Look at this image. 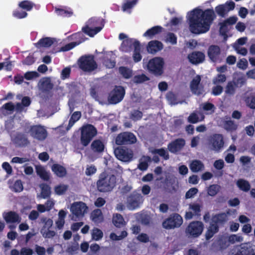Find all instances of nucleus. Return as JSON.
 I'll return each mask as SVG.
<instances>
[{"mask_svg": "<svg viewBox=\"0 0 255 255\" xmlns=\"http://www.w3.org/2000/svg\"><path fill=\"white\" fill-rule=\"evenodd\" d=\"M187 18L190 31L199 34L209 30L213 21L216 18V14L213 9L203 10L196 8L188 12Z\"/></svg>", "mask_w": 255, "mask_h": 255, "instance_id": "1", "label": "nucleus"}, {"mask_svg": "<svg viewBox=\"0 0 255 255\" xmlns=\"http://www.w3.org/2000/svg\"><path fill=\"white\" fill-rule=\"evenodd\" d=\"M116 177L114 175L102 173L97 182L98 190L101 192H107L113 190L116 185Z\"/></svg>", "mask_w": 255, "mask_h": 255, "instance_id": "2", "label": "nucleus"}, {"mask_svg": "<svg viewBox=\"0 0 255 255\" xmlns=\"http://www.w3.org/2000/svg\"><path fill=\"white\" fill-rule=\"evenodd\" d=\"M88 209L89 207L83 202L78 201L73 203L70 208L71 219L73 221H77L83 218L88 213Z\"/></svg>", "mask_w": 255, "mask_h": 255, "instance_id": "3", "label": "nucleus"}, {"mask_svg": "<svg viewBox=\"0 0 255 255\" xmlns=\"http://www.w3.org/2000/svg\"><path fill=\"white\" fill-rule=\"evenodd\" d=\"M96 128L92 125L88 124L81 128V141L84 146H87L97 134Z\"/></svg>", "mask_w": 255, "mask_h": 255, "instance_id": "4", "label": "nucleus"}, {"mask_svg": "<svg viewBox=\"0 0 255 255\" xmlns=\"http://www.w3.org/2000/svg\"><path fill=\"white\" fill-rule=\"evenodd\" d=\"M204 230V225L200 221L190 223L185 230V233L189 238H197L201 235Z\"/></svg>", "mask_w": 255, "mask_h": 255, "instance_id": "5", "label": "nucleus"}, {"mask_svg": "<svg viewBox=\"0 0 255 255\" xmlns=\"http://www.w3.org/2000/svg\"><path fill=\"white\" fill-rule=\"evenodd\" d=\"M183 223L182 217L178 214H173L162 223L164 229L170 230L180 227Z\"/></svg>", "mask_w": 255, "mask_h": 255, "instance_id": "6", "label": "nucleus"}, {"mask_svg": "<svg viewBox=\"0 0 255 255\" xmlns=\"http://www.w3.org/2000/svg\"><path fill=\"white\" fill-rule=\"evenodd\" d=\"M163 59L160 57H155L151 59L147 64L148 70L155 75H160L163 72Z\"/></svg>", "mask_w": 255, "mask_h": 255, "instance_id": "7", "label": "nucleus"}, {"mask_svg": "<svg viewBox=\"0 0 255 255\" xmlns=\"http://www.w3.org/2000/svg\"><path fill=\"white\" fill-rule=\"evenodd\" d=\"M103 27V24L98 26L97 20L95 18H92L88 20L87 25L82 28V30L89 36L93 37L100 32Z\"/></svg>", "mask_w": 255, "mask_h": 255, "instance_id": "8", "label": "nucleus"}, {"mask_svg": "<svg viewBox=\"0 0 255 255\" xmlns=\"http://www.w3.org/2000/svg\"><path fill=\"white\" fill-rule=\"evenodd\" d=\"M136 136L131 132H124L119 134L115 138L117 145L130 144L136 142Z\"/></svg>", "mask_w": 255, "mask_h": 255, "instance_id": "9", "label": "nucleus"}, {"mask_svg": "<svg viewBox=\"0 0 255 255\" xmlns=\"http://www.w3.org/2000/svg\"><path fill=\"white\" fill-rule=\"evenodd\" d=\"M125 94V91L123 87L116 86L109 94L108 102L111 104H117L123 99Z\"/></svg>", "mask_w": 255, "mask_h": 255, "instance_id": "10", "label": "nucleus"}, {"mask_svg": "<svg viewBox=\"0 0 255 255\" xmlns=\"http://www.w3.org/2000/svg\"><path fill=\"white\" fill-rule=\"evenodd\" d=\"M79 67L85 71H92L97 68L93 56L82 57L79 60Z\"/></svg>", "mask_w": 255, "mask_h": 255, "instance_id": "11", "label": "nucleus"}, {"mask_svg": "<svg viewBox=\"0 0 255 255\" xmlns=\"http://www.w3.org/2000/svg\"><path fill=\"white\" fill-rule=\"evenodd\" d=\"M224 144L223 136L220 134H215L209 139V146L212 150L218 152L223 147Z\"/></svg>", "mask_w": 255, "mask_h": 255, "instance_id": "12", "label": "nucleus"}, {"mask_svg": "<svg viewBox=\"0 0 255 255\" xmlns=\"http://www.w3.org/2000/svg\"><path fill=\"white\" fill-rule=\"evenodd\" d=\"M114 153L116 157L124 162H128L133 157L132 151L128 148L118 147L115 149Z\"/></svg>", "mask_w": 255, "mask_h": 255, "instance_id": "13", "label": "nucleus"}, {"mask_svg": "<svg viewBox=\"0 0 255 255\" xmlns=\"http://www.w3.org/2000/svg\"><path fill=\"white\" fill-rule=\"evenodd\" d=\"M29 133L34 138L38 140H44L47 135L46 129L41 126H34L30 128Z\"/></svg>", "mask_w": 255, "mask_h": 255, "instance_id": "14", "label": "nucleus"}, {"mask_svg": "<svg viewBox=\"0 0 255 255\" xmlns=\"http://www.w3.org/2000/svg\"><path fill=\"white\" fill-rule=\"evenodd\" d=\"M200 82L201 77L199 75H196L190 82L191 91L195 95H200L204 94V87Z\"/></svg>", "mask_w": 255, "mask_h": 255, "instance_id": "15", "label": "nucleus"}, {"mask_svg": "<svg viewBox=\"0 0 255 255\" xmlns=\"http://www.w3.org/2000/svg\"><path fill=\"white\" fill-rule=\"evenodd\" d=\"M235 3L233 1H227L224 4H220L215 7V11L221 17H224L228 13L234 9Z\"/></svg>", "mask_w": 255, "mask_h": 255, "instance_id": "16", "label": "nucleus"}, {"mask_svg": "<svg viewBox=\"0 0 255 255\" xmlns=\"http://www.w3.org/2000/svg\"><path fill=\"white\" fill-rule=\"evenodd\" d=\"M142 202V197L139 194H133L129 196L127 200V207L131 210L139 207Z\"/></svg>", "mask_w": 255, "mask_h": 255, "instance_id": "17", "label": "nucleus"}, {"mask_svg": "<svg viewBox=\"0 0 255 255\" xmlns=\"http://www.w3.org/2000/svg\"><path fill=\"white\" fill-rule=\"evenodd\" d=\"M120 39H124L121 46V49L125 52H128L131 50V46H134V42H138L131 39L127 38V35L124 33H121L119 35Z\"/></svg>", "mask_w": 255, "mask_h": 255, "instance_id": "18", "label": "nucleus"}, {"mask_svg": "<svg viewBox=\"0 0 255 255\" xmlns=\"http://www.w3.org/2000/svg\"><path fill=\"white\" fill-rule=\"evenodd\" d=\"M2 216L7 223H20L21 221V218L14 212L10 211L3 213Z\"/></svg>", "mask_w": 255, "mask_h": 255, "instance_id": "19", "label": "nucleus"}, {"mask_svg": "<svg viewBox=\"0 0 255 255\" xmlns=\"http://www.w3.org/2000/svg\"><path fill=\"white\" fill-rule=\"evenodd\" d=\"M53 85L49 78H44L40 80L38 84L39 90L42 92L48 91L53 88Z\"/></svg>", "mask_w": 255, "mask_h": 255, "instance_id": "20", "label": "nucleus"}, {"mask_svg": "<svg viewBox=\"0 0 255 255\" xmlns=\"http://www.w3.org/2000/svg\"><path fill=\"white\" fill-rule=\"evenodd\" d=\"M184 145L185 141L184 139H177L170 143L168 145V148L171 152L175 153L181 150Z\"/></svg>", "mask_w": 255, "mask_h": 255, "instance_id": "21", "label": "nucleus"}, {"mask_svg": "<svg viewBox=\"0 0 255 255\" xmlns=\"http://www.w3.org/2000/svg\"><path fill=\"white\" fill-rule=\"evenodd\" d=\"M189 61L193 64H198L203 62L205 58L204 54L200 52H194L188 56Z\"/></svg>", "mask_w": 255, "mask_h": 255, "instance_id": "22", "label": "nucleus"}, {"mask_svg": "<svg viewBox=\"0 0 255 255\" xmlns=\"http://www.w3.org/2000/svg\"><path fill=\"white\" fill-rule=\"evenodd\" d=\"M208 53L213 61H217L219 59L220 48L218 46L212 45L209 47Z\"/></svg>", "mask_w": 255, "mask_h": 255, "instance_id": "23", "label": "nucleus"}, {"mask_svg": "<svg viewBox=\"0 0 255 255\" xmlns=\"http://www.w3.org/2000/svg\"><path fill=\"white\" fill-rule=\"evenodd\" d=\"M67 212L63 210H60L59 211L58 219L55 221V226L57 229L62 230L63 228L65 223V218Z\"/></svg>", "mask_w": 255, "mask_h": 255, "instance_id": "24", "label": "nucleus"}, {"mask_svg": "<svg viewBox=\"0 0 255 255\" xmlns=\"http://www.w3.org/2000/svg\"><path fill=\"white\" fill-rule=\"evenodd\" d=\"M91 220L96 224L102 223L104 221V216L100 209L93 210L90 214Z\"/></svg>", "mask_w": 255, "mask_h": 255, "instance_id": "25", "label": "nucleus"}, {"mask_svg": "<svg viewBox=\"0 0 255 255\" xmlns=\"http://www.w3.org/2000/svg\"><path fill=\"white\" fill-rule=\"evenodd\" d=\"M162 48V43L158 41H151L148 43L147 50L150 53H155Z\"/></svg>", "mask_w": 255, "mask_h": 255, "instance_id": "26", "label": "nucleus"}, {"mask_svg": "<svg viewBox=\"0 0 255 255\" xmlns=\"http://www.w3.org/2000/svg\"><path fill=\"white\" fill-rule=\"evenodd\" d=\"M203 114L199 111H195L191 113L188 118V121L192 124H195L204 119Z\"/></svg>", "mask_w": 255, "mask_h": 255, "instance_id": "27", "label": "nucleus"}, {"mask_svg": "<svg viewBox=\"0 0 255 255\" xmlns=\"http://www.w3.org/2000/svg\"><path fill=\"white\" fill-rule=\"evenodd\" d=\"M191 170L193 172H198L204 169L203 163L199 160H194L191 161L189 164Z\"/></svg>", "mask_w": 255, "mask_h": 255, "instance_id": "28", "label": "nucleus"}, {"mask_svg": "<svg viewBox=\"0 0 255 255\" xmlns=\"http://www.w3.org/2000/svg\"><path fill=\"white\" fill-rule=\"evenodd\" d=\"M52 171L58 177H63L67 173L66 169L62 166L54 164L51 167Z\"/></svg>", "mask_w": 255, "mask_h": 255, "instance_id": "29", "label": "nucleus"}, {"mask_svg": "<svg viewBox=\"0 0 255 255\" xmlns=\"http://www.w3.org/2000/svg\"><path fill=\"white\" fill-rule=\"evenodd\" d=\"M37 174L44 180H48L50 178V173L47 172L45 168L41 165L36 166Z\"/></svg>", "mask_w": 255, "mask_h": 255, "instance_id": "30", "label": "nucleus"}, {"mask_svg": "<svg viewBox=\"0 0 255 255\" xmlns=\"http://www.w3.org/2000/svg\"><path fill=\"white\" fill-rule=\"evenodd\" d=\"M238 255H255L253 249L248 244L243 245L238 253Z\"/></svg>", "mask_w": 255, "mask_h": 255, "instance_id": "31", "label": "nucleus"}, {"mask_svg": "<svg viewBox=\"0 0 255 255\" xmlns=\"http://www.w3.org/2000/svg\"><path fill=\"white\" fill-rule=\"evenodd\" d=\"M91 148L94 152H101L103 151L105 145L103 142L99 139L94 140L91 144Z\"/></svg>", "mask_w": 255, "mask_h": 255, "instance_id": "32", "label": "nucleus"}, {"mask_svg": "<svg viewBox=\"0 0 255 255\" xmlns=\"http://www.w3.org/2000/svg\"><path fill=\"white\" fill-rule=\"evenodd\" d=\"M113 222L114 225L118 228H120L126 225V222L123 216L119 214H115L113 215Z\"/></svg>", "mask_w": 255, "mask_h": 255, "instance_id": "33", "label": "nucleus"}, {"mask_svg": "<svg viewBox=\"0 0 255 255\" xmlns=\"http://www.w3.org/2000/svg\"><path fill=\"white\" fill-rule=\"evenodd\" d=\"M81 117V113L79 111L74 112L69 120L68 126L67 128V130H69L74 124L77 122Z\"/></svg>", "mask_w": 255, "mask_h": 255, "instance_id": "34", "label": "nucleus"}, {"mask_svg": "<svg viewBox=\"0 0 255 255\" xmlns=\"http://www.w3.org/2000/svg\"><path fill=\"white\" fill-rule=\"evenodd\" d=\"M53 43L52 39L48 37H46L40 39L35 45L37 47L40 48L42 47H48L50 46Z\"/></svg>", "mask_w": 255, "mask_h": 255, "instance_id": "35", "label": "nucleus"}, {"mask_svg": "<svg viewBox=\"0 0 255 255\" xmlns=\"http://www.w3.org/2000/svg\"><path fill=\"white\" fill-rule=\"evenodd\" d=\"M237 86L235 85L234 82H229L225 88V93L228 96H232L236 92Z\"/></svg>", "mask_w": 255, "mask_h": 255, "instance_id": "36", "label": "nucleus"}, {"mask_svg": "<svg viewBox=\"0 0 255 255\" xmlns=\"http://www.w3.org/2000/svg\"><path fill=\"white\" fill-rule=\"evenodd\" d=\"M218 231V227L217 224L215 223L211 224L206 233L205 235L206 239L209 240Z\"/></svg>", "mask_w": 255, "mask_h": 255, "instance_id": "37", "label": "nucleus"}, {"mask_svg": "<svg viewBox=\"0 0 255 255\" xmlns=\"http://www.w3.org/2000/svg\"><path fill=\"white\" fill-rule=\"evenodd\" d=\"M162 27L159 26L153 27L146 31L143 34L144 36L152 38L161 31Z\"/></svg>", "mask_w": 255, "mask_h": 255, "instance_id": "38", "label": "nucleus"}, {"mask_svg": "<svg viewBox=\"0 0 255 255\" xmlns=\"http://www.w3.org/2000/svg\"><path fill=\"white\" fill-rule=\"evenodd\" d=\"M149 161H150V158L149 156H142L139 160V169L141 170H145L148 167V163Z\"/></svg>", "mask_w": 255, "mask_h": 255, "instance_id": "39", "label": "nucleus"}, {"mask_svg": "<svg viewBox=\"0 0 255 255\" xmlns=\"http://www.w3.org/2000/svg\"><path fill=\"white\" fill-rule=\"evenodd\" d=\"M237 77H234L232 82H234L237 87H242L246 82V78L242 74H237Z\"/></svg>", "mask_w": 255, "mask_h": 255, "instance_id": "40", "label": "nucleus"}, {"mask_svg": "<svg viewBox=\"0 0 255 255\" xmlns=\"http://www.w3.org/2000/svg\"><path fill=\"white\" fill-rule=\"evenodd\" d=\"M91 236L92 240L94 241H99L103 237V232L97 228H94L91 231Z\"/></svg>", "mask_w": 255, "mask_h": 255, "instance_id": "41", "label": "nucleus"}, {"mask_svg": "<svg viewBox=\"0 0 255 255\" xmlns=\"http://www.w3.org/2000/svg\"><path fill=\"white\" fill-rule=\"evenodd\" d=\"M237 185L241 190L245 192L249 191L250 189L249 183L247 181L242 179L237 181Z\"/></svg>", "mask_w": 255, "mask_h": 255, "instance_id": "42", "label": "nucleus"}, {"mask_svg": "<svg viewBox=\"0 0 255 255\" xmlns=\"http://www.w3.org/2000/svg\"><path fill=\"white\" fill-rule=\"evenodd\" d=\"M200 109L205 111L207 114H212L214 112L215 108L212 104L206 103L201 104Z\"/></svg>", "mask_w": 255, "mask_h": 255, "instance_id": "43", "label": "nucleus"}, {"mask_svg": "<svg viewBox=\"0 0 255 255\" xmlns=\"http://www.w3.org/2000/svg\"><path fill=\"white\" fill-rule=\"evenodd\" d=\"M134 51L133 55V58L134 62L139 61L141 59V56L139 53L140 46L139 42H134Z\"/></svg>", "mask_w": 255, "mask_h": 255, "instance_id": "44", "label": "nucleus"}, {"mask_svg": "<svg viewBox=\"0 0 255 255\" xmlns=\"http://www.w3.org/2000/svg\"><path fill=\"white\" fill-rule=\"evenodd\" d=\"M223 127L225 129L228 131L235 130L237 128V125L231 120L225 121L224 122Z\"/></svg>", "mask_w": 255, "mask_h": 255, "instance_id": "45", "label": "nucleus"}, {"mask_svg": "<svg viewBox=\"0 0 255 255\" xmlns=\"http://www.w3.org/2000/svg\"><path fill=\"white\" fill-rule=\"evenodd\" d=\"M40 222V223L42 224L41 228H51L53 225L52 220L47 217L41 218Z\"/></svg>", "mask_w": 255, "mask_h": 255, "instance_id": "46", "label": "nucleus"}, {"mask_svg": "<svg viewBox=\"0 0 255 255\" xmlns=\"http://www.w3.org/2000/svg\"><path fill=\"white\" fill-rule=\"evenodd\" d=\"M119 72L123 77L128 79L132 75V71L128 68L125 67H121L119 68Z\"/></svg>", "mask_w": 255, "mask_h": 255, "instance_id": "47", "label": "nucleus"}, {"mask_svg": "<svg viewBox=\"0 0 255 255\" xmlns=\"http://www.w3.org/2000/svg\"><path fill=\"white\" fill-rule=\"evenodd\" d=\"M68 188V186L65 184H60L54 187L55 193L59 195L64 194Z\"/></svg>", "mask_w": 255, "mask_h": 255, "instance_id": "48", "label": "nucleus"}, {"mask_svg": "<svg viewBox=\"0 0 255 255\" xmlns=\"http://www.w3.org/2000/svg\"><path fill=\"white\" fill-rule=\"evenodd\" d=\"M50 228H41L40 233L42 236L45 238H50L55 235V232L54 231L50 230Z\"/></svg>", "mask_w": 255, "mask_h": 255, "instance_id": "49", "label": "nucleus"}, {"mask_svg": "<svg viewBox=\"0 0 255 255\" xmlns=\"http://www.w3.org/2000/svg\"><path fill=\"white\" fill-rule=\"evenodd\" d=\"M153 154H158L160 156L162 157L164 159H168L169 158V155L168 152L163 148L155 149L151 151Z\"/></svg>", "mask_w": 255, "mask_h": 255, "instance_id": "50", "label": "nucleus"}, {"mask_svg": "<svg viewBox=\"0 0 255 255\" xmlns=\"http://www.w3.org/2000/svg\"><path fill=\"white\" fill-rule=\"evenodd\" d=\"M220 189V186L218 185L213 184L208 187L207 192L209 195L214 196L216 195Z\"/></svg>", "mask_w": 255, "mask_h": 255, "instance_id": "51", "label": "nucleus"}, {"mask_svg": "<svg viewBox=\"0 0 255 255\" xmlns=\"http://www.w3.org/2000/svg\"><path fill=\"white\" fill-rule=\"evenodd\" d=\"M51 194L50 188L47 185H43L41 187V197L45 199L48 197Z\"/></svg>", "mask_w": 255, "mask_h": 255, "instance_id": "52", "label": "nucleus"}, {"mask_svg": "<svg viewBox=\"0 0 255 255\" xmlns=\"http://www.w3.org/2000/svg\"><path fill=\"white\" fill-rule=\"evenodd\" d=\"M229 241L232 244H234L235 243H239L243 241V237L239 234L232 235L229 237Z\"/></svg>", "mask_w": 255, "mask_h": 255, "instance_id": "53", "label": "nucleus"}, {"mask_svg": "<svg viewBox=\"0 0 255 255\" xmlns=\"http://www.w3.org/2000/svg\"><path fill=\"white\" fill-rule=\"evenodd\" d=\"M226 80V77L225 75L219 74L213 80V83L215 85H218V84L224 83Z\"/></svg>", "mask_w": 255, "mask_h": 255, "instance_id": "54", "label": "nucleus"}, {"mask_svg": "<svg viewBox=\"0 0 255 255\" xmlns=\"http://www.w3.org/2000/svg\"><path fill=\"white\" fill-rule=\"evenodd\" d=\"M233 47L238 54H241L243 56L247 55L248 51L246 48L240 46L238 44H234Z\"/></svg>", "mask_w": 255, "mask_h": 255, "instance_id": "55", "label": "nucleus"}, {"mask_svg": "<svg viewBox=\"0 0 255 255\" xmlns=\"http://www.w3.org/2000/svg\"><path fill=\"white\" fill-rule=\"evenodd\" d=\"M227 220V216L225 213L218 214L213 218V221L216 222L222 223Z\"/></svg>", "mask_w": 255, "mask_h": 255, "instance_id": "56", "label": "nucleus"}, {"mask_svg": "<svg viewBox=\"0 0 255 255\" xmlns=\"http://www.w3.org/2000/svg\"><path fill=\"white\" fill-rule=\"evenodd\" d=\"M38 73L36 71L27 72L24 74V78L27 80H32L39 77Z\"/></svg>", "mask_w": 255, "mask_h": 255, "instance_id": "57", "label": "nucleus"}, {"mask_svg": "<svg viewBox=\"0 0 255 255\" xmlns=\"http://www.w3.org/2000/svg\"><path fill=\"white\" fill-rule=\"evenodd\" d=\"M33 5V3L29 1H23L19 3V7L27 10H30Z\"/></svg>", "mask_w": 255, "mask_h": 255, "instance_id": "58", "label": "nucleus"}, {"mask_svg": "<svg viewBox=\"0 0 255 255\" xmlns=\"http://www.w3.org/2000/svg\"><path fill=\"white\" fill-rule=\"evenodd\" d=\"M248 106L251 109H255V96H251L246 99Z\"/></svg>", "mask_w": 255, "mask_h": 255, "instance_id": "59", "label": "nucleus"}, {"mask_svg": "<svg viewBox=\"0 0 255 255\" xmlns=\"http://www.w3.org/2000/svg\"><path fill=\"white\" fill-rule=\"evenodd\" d=\"M189 209L195 215H198L200 212V206L197 203L191 204L189 205Z\"/></svg>", "mask_w": 255, "mask_h": 255, "instance_id": "60", "label": "nucleus"}, {"mask_svg": "<svg viewBox=\"0 0 255 255\" xmlns=\"http://www.w3.org/2000/svg\"><path fill=\"white\" fill-rule=\"evenodd\" d=\"M97 168L94 165H87L85 170V174L87 176H91L95 174Z\"/></svg>", "mask_w": 255, "mask_h": 255, "instance_id": "61", "label": "nucleus"}, {"mask_svg": "<svg viewBox=\"0 0 255 255\" xmlns=\"http://www.w3.org/2000/svg\"><path fill=\"white\" fill-rule=\"evenodd\" d=\"M12 189L15 192H20L23 190V185L20 180H17L14 183Z\"/></svg>", "mask_w": 255, "mask_h": 255, "instance_id": "62", "label": "nucleus"}, {"mask_svg": "<svg viewBox=\"0 0 255 255\" xmlns=\"http://www.w3.org/2000/svg\"><path fill=\"white\" fill-rule=\"evenodd\" d=\"M142 116V113L139 111H134L130 114V118L134 121L140 119Z\"/></svg>", "mask_w": 255, "mask_h": 255, "instance_id": "63", "label": "nucleus"}, {"mask_svg": "<svg viewBox=\"0 0 255 255\" xmlns=\"http://www.w3.org/2000/svg\"><path fill=\"white\" fill-rule=\"evenodd\" d=\"M248 66V61L245 58L241 59L237 63L238 67L243 70H246Z\"/></svg>", "mask_w": 255, "mask_h": 255, "instance_id": "64", "label": "nucleus"}]
</instances>
